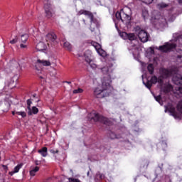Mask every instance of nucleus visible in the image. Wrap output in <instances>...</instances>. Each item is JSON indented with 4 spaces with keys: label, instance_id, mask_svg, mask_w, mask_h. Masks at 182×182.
<instances>
[{
    "label": "nucleus",
    "instance_id": "obj_1",
    "mask_svg": "<svg viewBox=\"0 0 182 182\" xmlns=\"http://www.w3.org/2000/svg\"><path fill=\"white\" fill-rule=\"evenodd\" d=\"M84 56L85 62L88 63L92 70L95 72L100 70L105 75L102 85H99L94 90V95L97 99H103V97L109 96L112 90H113V87L110 85L113 78V65L108 64L107 66L100 68V66L92 60V51L89 50L85 51Z\"/></svg>",
    "mask_w": 182,
    "mask_h": 182
},
{
    "label": "nucleus",
    "instance_id": "obj_2",
    "mask_svg": "<svg viewBox=\"0 0 182 182\" xmlns=\"http://www.w3.org/2000/svg\"><path fill=\"white\" fill-rule=\"evenodd\" d=\"M173 42L166 43L164 46H160L159 47V50L161 52H170L173 50V49H176V46L178 45V46L182 47V35H178V33H175L173 35Z\"/></svg>",
    "mask_w": 182,
    "mask_h": 182
},
{
    "label": "nucleus",
    "instance_id": "obj_3",
    "mask_svg": "<svg viewBox=\"0 0 182 182\" xmlns=\"http://www.w3.org/2000/svg\"><path fill=\"white\" fill-rule=\"evenodd\" d=\"M115 16L118 21H122L123 23L127 25L132 21V9L124 7L120 11H117Z\"/></svg>",
    "mask_w": 182,
    "mask_h": 182
},
{
    "label": "nucleus",
    "instance_id": "obj_4",
    "mask_svg": "<svg viewBox=\"0 0 182 182\" xmlns=\"http://www.w3.org/2000/svg\"><path fill=\"white\" fill-rule=\"evenodd\" d=\"M78 15H85V16H88V18L90 19L91 26L90 29L91 32H95V28H99V20L95 18L92 12L86 10H80L78 12Z\"/></svg>",
    "mask_w": 182,
    "mask_h": 182
},
{
    "label": "nucleus",
    "instance_id": "obj_5",
    "mask_svg": "<svg viewBox=\"0 0 182 182\" xmlns=\"http://www.w3.org/2000/svg\"><path fill=\"white\" fill-rule=\"evenodd\" d=\"M159 72L165 78L170 77V76H173V75H177L178 73V68L176 65L171 66L170 68H160Z\"/></svg>",
    "mask_w": 182,
    "mask_h": 182
},
{
    "label": "nucleus",
    "instance_id": "obj_6",
    "mask_svg": "<svg viewBox=\"0 0 182 182\" xmlns=\"http://www.w3.org/2000/svg\"><path fill=\"white\" fill-rule=\"evenodd\" d=\"M172 80L175 85L179 87H176V91L174 92L175 95L178 97H182V76L180 75H176L173 76Z\"/></svg>",
    "mask_w": 182,
    "mask_h": 182
},
{
    "label": "nucleus",
    "instance_id": "obj_7",
    "mask_svg": "<svg viewBox=\"0 0 182 182\" xmlns=\"http://www.w3.org/2000/svg\"><path fill=\"white\" fill-rule=\"evenodd\" d=\"M154 14L156 16L151 18V22L154 26H157V25L161 26L162 25H164V23H167V20H166L159 12L154 11Z\"/></svg>",
    "mask_w": 182,
    "mask_h": 182
},
{
    "label": "nucleus",
    "instance_id": "obj_8",
    "mask_svg": "<svg viewBox=\"0 0 182 182\" xmlns=\"http://www.w3.org/2000/svg\"><path fill=\"white\" fill-rule=\"evenodd\" d=\"M91 120H94V122H100V123H103L104 124H107V126H110L112 124L110 122V119L106 118L102 115H99V114L96 112L91 113Z\"/></svg>",
    "mask_w": 182,
    "mask_h": 182
},
{
    "label": "nucleus",
    "instance_id": "obj_9",
    "mask_svg": "<svg viewBox=\"0 0 182 182\" xmlns=\"http://www.w3.org/2000/svg\"><path fill=\"white\" fill-rule=\"evenodd\" d=\"M167 112L169 113L170 116H173V117H174V119H176V120L181 119L180 114H177V112L176 111V107L171 105H168L165 106V113Z\"/></svg>",
    "mask_w": 182,
    "mask_h": 182
},
{
    "label": "nucleus",
    "instance_id": "obj_10",
    "mask_svg": "<svg viewBox=\"0 0 182 182\" xmlns=\"http://www.w3.org/2000/svg\"><path fill=\"white\" fill-rule=\"evenodd\" d=\"M7 69L10 70H15L16 72H19L22 69V65L16 60H11L7 65Z\"/></svg>",
    "mask_w": 182,
    "mask_h": 182
},
{
    "label": "nucleus",
    "instance_id": "obj_11",
    "mask_svg": "<svg viewBox=\"0 0 182 182\" xmlns=\"http://www.w3.org/2000/svg\"><path fill=\"white\" fill-rule=\"evenodd\" d=\"M138 38L141 41V42H143V43H146L149 41V33L144 30L139 29L138 31H136Z\"/></svg>",
    "mask_w": 182,
    "mask_h": 182
},
{
    "label": "nucleus",
    "instance_id": "obj_12",
    "mask_svg": "<svg viewBox=\"0 0 182 182\" xmlns=\"http://www.w3.org/2000/svg\"><path fill=\"white\" fill-rule=\"evenodd\" d=\"M28 38H29V36L28 34H23L18 38V41L20 42V48L21 49H26V48H28Z\"/></svg>",
    "mask_w": 182,
    "mask_h": 182
},
{
    "label": "nucleus",
    "instance_id": "obj_13",
    "mask_svg": "<svg viewBox=\"0 0 182 182\" xmlns=\"http://www.w3.org/2000/svg\"><path fill=\"white\" fill-rule=\"evenodd\" d=\"M44 9L46 11V14L48 18H52L53 16V10L52 9V5L49 1L44 3Z\"/></svg>",
    "mask_w": 182,
    "mask_h": 182
},
{
    "label": "nucleus",
    "instance_id": "obj_14",
    "mask_svg": "<svg viewBox=\"0 0 182 182\" xmlns=\"http://www.w3.org/2000/svg\"><path fill=\"white\" fill-rule=\"evenodd\" d=\"M92 46H94V48L96 49L100 56H102V58H105V56H106V51L102 49V46H100V44H99L98 43L94 42L92 43Z\"/></svg>",
    "mask_w": 182,
    "mask_h": 182
},
{
    "label": "nucleus",
    "instance_id": "obj_15",
    "mask_svg": "<svg viewBox=\"0 0 182 182\" xmlns=\"http://www.w3.org/2000/svg\"><path fill=\"white\" fill-rule=\"evenodd\" d=\"M46 41L50 43H55L56 41V34L55 33H48L46 36Z\"/></svg>",
    "mask_w": 182,
    "mask_h": 182
},
{
    "label": "nucleus",
    "instance_id": "obj_16",
    "mask_svg": "<svg viewBox=\"0 0 182 182\" xmlns=\"http://www.w3.org/2000/svg\"><path fill=\"white\" fill-rule=\"evenodd\" d=\"M23 167V164H18L16 166L14 167V170L9 172V176H14V174H16V173H19L21 168Z\"/></svg>",
    "mask_w": 182,
    "mask_h": 182
},
{
    "label": "nucleus",
    "instance_id": "obj_17",
    "mask_svg": "<svg viewBox=\"0 0 182 182\" xmlns=\"http://www.w3.org/2000/svg\"><path fill=\"white\" fill-rule=\"evenodd\" d=\"M36 49L38 50V52H42L43 50H46V44L43 42H39L36 46Z\"/></svg>",
    "mask_w": 182,
    "mask_h": 182
},
{
    "label": "nucleus",
    "instance_id": "obj_18",
    "mask_svg": "<svg viewBox=\"0 0 182 182\" xmlns=\"http://www.w3.org/2000/svg\"><path fill=\"white\" fill-rule=\"evenodd\" d=\"M161 90L164 93H170V92L173 90V85L170 84L166 85L164 87H161Z\"/></svg>",
    "mask_w": 182,
    "mask_h": 182
},
{
    "label": "nucleus",
    "instance_id": "obj_19",
    "mask_svg": "<svg viewBox=\"0 0 182 182\" xmlns=\"http://www.w3.org/2000/svg\"><path fill=\"white\" fill-rule=\"evenodd\" d=\"M36 65H41L42 66H50V61L46 60H37Z\"/></svg>",
    "mask_w": 182,
    "mask_h": 182
},
{
    "label": "nucleus",
    "instance_id": "obj_20",
    "mask_svg": "<svg viewBox=\"0 0 182 182\" xmlns=\"http://www.w3.org/2000/svg\"><path fill=\"white\" fill-rule=\"evenodd\" d=\"M38 153L42 156V157H46L48 156V148L44 146L38 151Z\"/></svg>",
    "mask_w": 182,
    "mask_h": 182
},
{
    "label": "nucleus",
    "instance_id": "obj_21",
    "mask_svg": "<svg viewBox=\"0 0 182 182\" xmlns=\"http://www.w3.org/2000/svg\"><path fill=\"white\" fill-rule=\"evenodd\" d=\"M14 78H10L5 82V86H7L9 89H12V87H14Z\"/></svg>",
    "mask_w": 182,
    "mask_h": 182
},
{
    "label": "nucleus",
    "instance_id": "obj_22",
    "mask_svg": "<svg viewBox=\"0 0 182 182\" xmlns=\"http://www.w3.org/2000/svg\"><path fill=\"white\" fill-rule=\"evenodd\" d=\"M38 171H39V167L36 166L30 171V176H31L32 177L36 176V173H38Z\"/></svg>",
    "mask_w": 182,
    "mask_h": 182
},
{
    "label": "nucleus",
    "instance_id": "obj_23",
    "mask_svg": "<svg viewBox=\"0 0 182 182\" xmlns=\"http://www.w3.org/2000/svg\"><path fill=\"white\" fill-rule=\"evenodd\" d=\"M179 55H177L176 58V62L178 65H180V63H182V50H179Z\"/></svg>",
    "mask_w": 182,
    "mask_h": 182
},
{
    "label": "nucleus",
    "instance_id": "obj_24",
    "mask_svg": "<svg viewBox=\"0 0 182 182\" xmlns=\"http://www.w3.org/2000/svg\"><path fill=\"white\" fill-rule=\"evenodd\" d=\"M4 108L3 109V112H6L11 109V104L8 102H4Z\"/></svg>",
    "mask_w": 182,
    "mask_h": 182
},
{
    "label": "nucleus",
    "instance_id": "obj_25",
    "mask_svg": "<svg viewBox=\"0 0 182 182\" xmlns=\"http://www.w3.org/2000/svg\"><path fill=\"white\" fill-rule=\"evenodd\" d=\"M142 16L144 19V21H146V19H149V11H147L146 9H143L142 10Z\"/></svg>",
    "mask_w": 182,
    "mask_h": 182
},
{
    "label": "nucleus",
    "instance_id": "obj_26",
    "mask_svg": "<svg viewBox=\"0 0 182 182\" xmlns=\"http://www.w3.org/2000/svg\"><path fill=\"white\" fill-rule=\"evenodd\" d=\"M147 70L150 75H153L154 73V65L153 64L148 65Z\"/></svg>",
    "mask_w": 182,
    "mask_h": 182
},
{
    "label": "nucleus",
    "instance_id": "obj_27",
    "mask_svg": "<svg viewBox=\"0 0 182 182\" xmlns=\"http://www.w3.org/2000/svg\"><path fill=\"white\" fill-rule=\"evenodd\" d=\"M154 99L161 106H163V101H161V95L154 96Z\"/></svg>",
    "mask_w": 182,
    "mask_h": 182
},
{
    "label": "nucleus",
    "instance_id": "obj_28",
    "mask_svg": "<svg viewBox=\"0 0 182 182\" xmlns=\"http://www.w3.org/2000/svg\"><path fill=\"white\" fill-rule=\"evenodd\" d=\"M19 41V38L18 36H15L13 39H11L9 42L11 45H15V43H18V41Z\"/></svg>",
    "mask_w": 182,
    "mask_h": 182
},
{
    "label": "nucleus",
    "instance_id": "obj_29",
    "mask_svg": "<svg viewBox=\"0 0 182 182\" xmlns=\"http://www.w3.org/2000/svg\"><path fill=\"white\" fill-rule=\"evenodd\" d=\"M143 83L149 90L150 89H151V86H153V84L151 81H147L146 82H144V81H143Z\"/></svg>",
    "mask_w": 182,
    "mask_h": 182
},
{
    "label": "nucleus",
    "instance_id": "obj_30",
    "mask_svg": "<svg viewBox=\"0 0 182 182\" xmlns=\"http://www.w3.org/2000/svg\"><path fill=\"white\" fill-rule=\"evenodd\" d=\"M167 6H168V4L165 3H160L157 4V8H159V9H163V8H167Z\"/></svg>",
    "mask_w": 182,
    "mask_h": 182
},
{
    "label": "nucleus",
    "instance_id": "obj_31",
    "mask_svg": "<svg viewBox=\"0 0 182 182\" xmlns=\"http://www.w3.org/2000/svg\"><path fill=\"white\" fill-rule=\"evenodd\" d=\"M63 46L64 48H66L68 50H72V45H70V43L65 42Z\"/></svg>",
    "mask_w": 182,
    "mask_h": 182
},
{
    "label": "nucleus",
    "instance_id": "obj_32",
    "mask_svg": "<svg viewBox=\"0 0 182 182\" xmlns=\"http://www.w3.org/2000/svg\"><path fill=\"white\" fill-rule=\"evenodd\" d=\"M127 39H129V41H134V39H136V35H134V33H128Z\"/></svg>",
    "mask_w": 182,
    "mask_h": 182
},
{
    "label": "nucleus",
    "instance_id": "obj_33",
    "mask_svg": "<svg viewBox=\"0 0 182 182\" xmlns=\"http://www.w3.org/2000/svg\"><path fill=\"white\" fill-rule=\"evenodd\" d=\"M120 36L121 38H122V39H127V38H129V33H126V32H122V33H120Z\"/></svg>",
    "mask_w": 182,
    "mask_h": 182
},
{
    "label": "nucleus",
    "instance_id": "obj_34",
    "mask_svg": "<svg viewBox=\"0 0 182 182\" xmlns=\"http://www.w3.org/2000/svg\"><path fill=\"white\" fill-rule=\"evenodd\" d=\"M16 114H17L18 116H21V117H26V112H16Z\"/></svg>",
    "mask_w": 182,
    "mask_h": 182
},
{
    "label": "nucleus",
    "instance_id": "obj_35",
    "mask_svg": "<svg viewBox=\"0 0 182 182\" xmlns=\"http://www.w3.org/2000/svg\"><path fill=\"white\" fill-rule=\"evenodd\" d=\"M58 74L56 69H55L54 68H51L50 70V76H56V75Z\"/></svg>",
    "mask_w": 182,
    "mask_h": 182
},
{
    "label": "nucleus",
    "instance_id": "obj_36",
    "mask_svg": "<svg viewBox=\"0 0 182 182\" xmlns=\"http://www.w3.org/2000/svg\"><path fill=\"white\" fill-rule=\"evenodd\" d=\"M157 76L154 75L151 77L150 82H152V85H156L157 83Z\"/></svg>",
    "mask_w": 182,
    "mask_h": 182
},
{
    "label": "nucleus",
    "instance_id": "obj_37",
    "mask_svg": "<svg viewBox=\"0 0 182 182\" xmlns=\"http://www.w3.org/2000/svg\"><path fill=\"white\" fill-rule=\"evenodd\" d=\"M109 137H110V139H120V137L117 136V135H116V134L114 133V132H111V133L109 134Z\"/></svg>",
    "mask_w": 182,
    "mask_h": 182
},
{
    "label": "nucleus",
    "instance_id": "obj_38",
    "mask_svg": "<svg viewBox=\"0 0 182 182\" xmlns=\"http://www.w3.org/2000/svg\"><path fill=\"white\" fill-rule=\"evenodd\" d=\"M31 111L33 114H38L39 109L36 107H33Z\"/></svg>",
    "mask_w": 182,
    "mask_h": 182
},
{
    "label": "nucleus",
    "instance_id": "obj_39",
    "mask_svg": "<svg viewBox=\"0 0 182 182\" xmlns=\"http://www.w3.org/2000/svg\"><path fill=\"white\" fill-rule=\"evenodd\" d=\"M141 2L146 4V5H150L153 2L154 0H139Z\"/></svg>",
    "mask_w": 182,
    "mask_h": 182
},
{
    "label": "nucleus",
    "instance_id": "obj_40",
    "mask_svg": "<svg viewBox=\"0 0 182 182\" xmlns=\"http://www.w3.org/2000/svg\"><path fill=\"white\" fill-rule=\"evenodd\" d=\"M97 177L98 178H100V180H103V178H105V175L103 173H101L100 172H97Z\"/></svg>",
    "mask_w": 182,
    "mask_h": 182
},
{
    "label": "nucleus",
    "instance_id": "obj_41",
    "mask_svg": "<svg viewBox=\"0 0 182 182\" xmlns=\"http://www.w3.org/2000/svg\"><path fill=\"white\" fill-rule=\"evenodd\" d=\"M31 105H32V100L31 99L27 100V109L31 110Z\"/></svg>",
    "mask_w": 182,
    "mask_h": 182
},
{
    "label": "nucleus",
    "instance_id": "obj_42",
    "mask_svg": "<svg viewBox=\"0 0 182 182\" xmlns=\"http://www.w3.org/2000/svg\"><path fill=\"white\" fill-rule=\"evenodd\" d=\"M157 83H159L161 86V85H163V83H164V82L163 81V78H161V77H159L157 78Z\"/></svg>",
    "mask_w": 182,
    "mask_h": 182
},
{
    "label": "nucleus",
    "instance_id": "obj_43",
    "mask_svg": "<svg viewBox=\"0 0 182 182\" xmlns=\"http://www.w3.org/2000/svg\"><path fill=\"white\" fill-rule=\"evenodd\" d=\"M82 92H83V90L81 89V88H78V89H77V90H73V93H74V94H76V93H82Z\"/></svg>",
    "mask_w": 182,
    "mask_h": 182
},
{
    "label": "nucleus",
    "instance_id": "obj_44",
    "mask_svg": "<svg viewBox=\"0 0 182 182\" xmlns=\"http://www.w3.org/2000/svg\"><path fill=\"white\" fill-rule=\"evenodd\" d=\"M50 153H52V154H56L59 153V150H58V149H56V150L51 149V150H50Z\"/></svg>",
    "mask_w": 182,
    "mask_h": 182
},
{
    "label": "nucleus",
    "instance_id": "obj_45",
    "mask_svg": "<svg viewBox=\"0 0 182 182\" xmlns=\"http://www.w3.org/2000/svg\"><path fill=\"white\" fill-rule=\"evenodd\" d=\"M2 167L4 170H5L6 173L8 171V166L6 165H2Z\"/></svg>",
    "mask_w": 182,
    "mask_h": 182
},
{
    "label": "nucleus",
    "instance_id": "obj_46",
    "mask_svg": "<svg viewBox=\"0 0 182 182\" xmlns=\"http://www.w3.org/2000/svg\"><path fill=\"white\" fill-rule=\"evenodd\" d=\"M162 147H164V149H166V147H167V142L162 141Z\"/></svg>",
    "mask_w": 182,
    "mask_h": 182
},
{
    "label": "nucleus",
    "instance_id": "obj_47",
    "mask_svg": "<svg viewBox=\"0 0 182 182\" xmlns=\"http://www.w3.org/2000/svg\"><path fill=\"white\" fill-rule=\"evenodd\" d=\"M35 164L36 166H39V164H41V161H36Z\"/></svg>",
    "mask_w": 182,
    "mask_h": 182
},
{
    "label": "nucleus",
    "instance_id": "obj_48",
    "mask_svg": "<svg viewBox=\"0 0 182 182\" xmlns=\"http://www.w3.org/2000/svg\"><path fill=\"white\" fill-rule=\"evenodd\" d=\"M178 4L182 5V0H178Z\"/></svg>",
    "mask_w": 182,
    "mask_h": 182
},
{
    "label": "nucleus",
    "instance_id": "obj_49",
    "mask_svg": "<svg viewBox=\"0 0 182 182\" xmlns=\"http://www.w3.org/2000/svg\"><path fill=\"white\" fill-rule=\"evenodd\" d=\"M12 114H13V116H15V114H16V111H13Z\"/></svg>",
    "mask_w": 182,
    "mask_h": 182
},
{
    "label": "nucleus",
    "instance_id": "obj_50",
    "mask_svg": "<svg viewBox=\"0 0 182 182\" xmlns=\"http://www.w3.org/2000/svg\"><path fill=\"white\" fill-rule=\"evenodd\" d=\"M65 83H68V85H70L72 82L70 81H65Z\"/></svg>",
    "mask_w": 182,
    "mask_h": 182
},
{
    "label": "nucleus",
    "instance_id": "obj_51",
    "mask_svg": "<svg viewBox=\"0 0 182 182\" xmlns=\"http://www.w3.org/2000/svg\"><path fill=\"white\" fill-rule=\"evenodd\" d=\"M115 28H116V29L119 30V27H117V23H115Z\"/></svg>",
    "mask_w": 182,
    "mask_h": 182
},
{
    "label": "nucleus",
    "instance_id": "obj_52",
    "mask_svg": "<svg viewBox=\"0 0 182 182\" xmlns=\"http://www.w3.org/2000/svg\"><path fill=\"white\" fill-rule=\"evenodd\" d=\"M151 53H154V50L151 48Z\"/></svg>",
    "mask_w": 182,
    "mask_h": 182
},
{
    "label": "nucleus",
    "instance_id": "obj_53",
    "mask_svg": "<svg viewBox=\"0 0 182 182\" xmlns=\"http://www.w3.org/2000/svg\"><path fill=\"white\" fill-rule=\"evenodd\" d=\"M84 23H86V20L83 19Z\"/></svg>",
    "mask_w": 182,
    "mask_h": 182
},
{
    "label": "nucleus",
    "instance_id": "obj_54",
    "mask_svg": "<svg viewBox=\"0 0 182 182\" xmlns=\"http://www.w3.org/2000/svg\"><path fill=\"white\" fill-rule=\"evenodd\" d=\"M35 96H36V94H34V95H33V97H35Z\"/></svg>",
    "mask_w": 182,
    "mask_h": 182
},
{
    "label": "nucleus",
    "instance_id": "obj_55",
    "mask_svg": "<svg viewBox=\"0 0 182 182\" xmlns=\"http://www.w3.org/2000/svg\"><path fill=\"white\" fill-rule=\"evenodd\" d=\"M180 68H182V65H180Z\"/></svg>",
    "mask_w": 182,
    "mask_h": 182
},
{
    "label": "nucleus",
    "instance_id": "obj_56",
    "mask_svg": "<svg viewBox=\"0 0 182 182\" xmlns=\"http://www.w3.org/2000/svg\"><path fill=\"white\" fill-rule=\"evenodd\" d=\"M1 74H0V79H1Z\"/></svg>",
    "mask_w": 182,
    "mask_h": 182
},
{
    "label": "nucleus",
    "instance_id": "obj_57",
    "mask_svg": "<svg viewBox=\"0 0 182 182\" xmlns=\"http://www.w3.org/2000/svg\"><path fill=\"white\" fill-rule=\"evenodd\" d=\"M37 102H39V100H38Z\"/></svg>",
    "mask_w": 182,
    "mask_h": 182
},
{
    "label": "nucleus",
    "instance_id": "obj_58",
    "mask_svg": "<svg viewBox=\"0 0 182 182\" xmlns=\"http://www.w3.org/2000/svg\"><path fill=\"white\" fill-rule=\"evenodd\" d=\"M134 180H135V181H136V178H135Z\"/></svg>",
    "mask_w": 182,
    "mask_h": 182
}]
</instances>
